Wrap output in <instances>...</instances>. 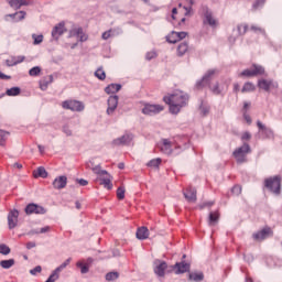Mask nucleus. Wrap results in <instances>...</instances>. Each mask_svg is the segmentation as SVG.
I'll list each match as a JSON object with an SVG mask.
<instances>
[{
  "mask_svg": "<svg viewBox=\"0 0 282 282\" xmlns=\"http://www.w3.org/2000/svg\"><path fill=\"white\" fill-rule=\"evenodd\" d=\"M219 221V213L214 212L209 214V226H215Z\"/></svg>",
  "mask_w": 282,
  "mask_h": 282,
  "instance_id": "obj_33",
  "label": "nucleus"
},
{
  "mask_svg": "<svg viewBox=\"0 0 282 282\" xmlns=\"http://www.w3.org/2000/svg\"><path fill=\"white\" fill-rule=\"evenodd\" d=\"M252 139V134H250V132H243L241 135V140L242 141H248Z\"/></svg>",
  "mask_w": 282,
  "mask_h": 282,
  "instance_id": "obj_51",
  "label": "nucleus"
},
{
  "mask_svg": "<svg viewBox=\"0 0 282 282\" xmlns=\"http://www.w3.org/2000/svg\"><path fill=\"white\" fill-rule=\"evenodd\" d=\"M14 263H15L14 259L0 261V265H1V268H3V270H10V268H12V265H14Z\"/></svg>",
  "mask_w": 282,
  "mask_h": 282,
  "instance_id": "obj_31",
  "label": "nucleus"
},
{
  "mask_svg": "<svg viewBox=\"0 0 282 282\" xmlns=\"http://www.w3.org/2000/svg\"><path fill=\"white\" fill-rule=\"evenodd\" d=\"M26 248H28V250H32V248H36V242H28L26 243Z\"/></svg>",
  "mask_w": 282,
  "mask_h": 282,
  "instance_id": "obj_56",
  "label": "nucleus"
},
{
  "mask_svg": "<svg viewBox=\"0 0 282 282\" xmlns=\"http://www.w3.org/2000/svg\"><path fill=\"white\" fill-rule=\"evenodd\" d=\"M41 270H42L41 265H37V267H35L34 269H32V270L30 271V273H31V274H39V272H41Z\"/></svg>",
  "mask_w": 282,
  "mask_h": 282,
  "instance_id": "obj_55",
  "label": "nucleus"
},
{
  "mask_svg": "<svg viewBox=\"0 0 282 282\" xmlns=\"http://www.w3.org/2000/svg\"><path fill=\"white\" fill-rule=\"evenodd\" d=\"M258 87L260 89H263L264 91H270V88L272 87V80L271 79H260L258 82Z\"/></svg>",
  "mask_w": 282,
  "mask_h": 282,
  "instance_id": "obj_25",
  "label": "nucleus"
},
{
  "mask_svg": "<svg viewBox=\"0 0 282 282\" xmlns=\"http://www.w3.org/2000/svg\"><path fill=\"white\" fill-rule=\"evenodd\" d=\"M200 109H202V112H203L204 116H206L208 113V111H209L208 108H200Z\"/></svg>",
  "mask_w": 282,
  "mask_h": 282,
  "instance_id": "obj_64",
  "label": "nucleus"
},
{
  "mask_svg": "<svg viewBox=\"0 0 282 282\" xmlns=\"http://www.w3.org/2000/svg\"><path fill=\"white\" fill-rule=\"evenodd\" d=\"M215 74H217V70L215 69H209L204 77L202 78V80L196 83V89H204V87L210 85V82L213 80V78L215 77Z\"/></svg>",
  "mask_w": 282,
  "mask_h": 282,
  "instance_id": "obj_8",
  "label": "nucleus"
},
{
  "mask_svg": "<svg viewBox=\"0 0 282 282\" xmlns=\"http://www.w3.org/2000/svg\"><path fill=\"white\" fill-rule=\"evenodd\" d=\"M188 36L187 32H175L172 31L170 34L166 35L167 43H180V41H183V39H186Z\"/></svg>",
  "mask_w": 282,
  "mask_h": 282,
  "instance_id": "obj_9",
  "label": "nucleus"
},
{
  "mask_svg": "<svg viewBox=\"0 0 282 282\" xmlns=\"http://www.w3.org/2000/svg\"><path fill=\"white\" fill-rule=\"evenodd\" d=\"M272 235H273L272 228L267 227L253 234V239L256 241H263V239H268V237H272Z\"/></svg>",
  "mask_w": 282,
  "mask_h": 282,
  "instance_id": "obj_11",
  "label": "nucleus"
},
{
  "mask_svg": "<svg viewBox=\"0 0 282 282\" xmlns=\"http://www.w3.org/2000/svg\"><path fill=\"white\" fill-rule=\"evenodd\" d=\"M205 21L212 28H217L218 25L217 19H215V17H213V13L208 10L205 11Z\"/></svg>",
  "mask_w": 282,
  "mask_h": 282,
  "instance_id": "obj_23",
  "label": "nucleus"
},
{
  "mask_svg": "<svg viewBox=\"0 0 282 282\" xmlns=\"http://www.w3.org/2000/svg\"><path fill=\"white\" fill-rule=\"evenodd\" d=\"M167 268H169V264L165 261H162V260L154 261V274H156L158 276H164L166 274Z\"/></svg>",
  "mask_w": 282,
  "mask_h": 282,
  "instance_id": "obj_10",
  "label": "nucleus"
},
{
  "mask_svg": "<svg viewBox=\"0 0 282 282\" xmlns=\"http://www.w3.org/2000/svg\"><path fill=\"white\" fill-rule=\"evenodd\" d=\"M0 254H10V247L7 245H0Z\"/></svg>",
  "mask_w": 282,
  "mask_h": 282,
  "instance_id": "obj_48",
  "label": "nucleus"
},
{
  "mask_svg": "<svg viewBox=\"0 0 282 282\" xmlns=\"http://www.w3.org/2000/svg\"><path fill=\"white\" fill-rule=\"evenodd\" d=\"M160 150L162 153L171 155V153H173V143L169 139H163L160 145Z\"/></svg>",
  "mask_w": 282,
  "mask_h": 282,
  "instance_id": "obj_16",
  "label": "nucleus"
},
{
  "mask_svg": "<svg viewBox=\"0 0 282 282\" xmlns=\"http://www.w3.org/2000/svg\"><path fill=\"white\" fill-rule=\"evenodd\" d=\"M133 140V135L131 134H123L121 138L115 139L112 144L115 147H120V144H129Z\"/></svg>",
  "mask_w": 282,
  "mask_h": 282,
  "instance_id": "obj_19",
  "label": "nucleus"
},
{
  "mask_svg": "<svg viewBox=\"0 0 282 282\" xmlns=\"http://www.w3.org/2000/svg\"><path fill=\"white\" fill-rule=\"evenodd\" d=\"M264 186L274 193L275 195H281V178L279 176H274L271 178H267L264 181Z\"/></svg>",
  "mask_w": 282,
  "mask_h": 282,
  "instance_id": "obj_5",
  "label": "nucleus"
},
{
  "mask_svg": "<svg viewBox=\"0 0 282 282\" xmlns=\"http://www.w3.org/2000/svg\"><path fill=\"white\" fill-rule=\"evenodd\" d=\"M257 127L262 131L265 138L274 139V131L271 128L265 127L261 121H257Z\"/></svg>",
  "mask_w": 282,
  "mask_h": 282,
  "instance_id": "obj_17",
  "label": "nucleus"
},
{
  "mask_svg": "<svg viewBox=\"0 0 282 282\" xmlns=\"http://www.w3.org/2000/svg\"><path fill=\"white\" fill-rule=\"evenodd\" d=\"M101 39L104 41H107L108 39H111V30H108V31L104 32L102 35H101Z\"/></svg>",
  "mask_w": 282,
  "mask_h": 282,
  "instance_id": "obj_52",
  "label": "nucleus"
},
{
  "mask_svg": "<svg viewBox=\"0 0 282 282\" xmlns=\"http://www.w3.org/2000/svg\"><path fill=\"white\" fill-rule=\"evenodd\" d=\"M215 205V202H208V203H204L203 206L199 205V208H206V206H214Z\"/></svg>",
  "mask_w": 282,
  "mask_h": 282,
  "instance_id": "obj_57",
  "label": "nucleus"
},
{
  "mask_svg": "<svg viewBox=\"0 0 282 282\" xmlns=\"http://www.w3.org/2000/svg\"><path fill=\"white\" fill-rule=\"evenodd\" d=\"M189 279H191V281H196V282L204 281V273L203 272H200V273H191Z\"/></svg>",
  "mask_w": 282,
  "mask_h": 282,
  "instance_id": "obj_38",
  "label": "nucleus"
},
{
  "mask_svg": "<svg viewBox=\"0 0 282 282\" xmlns=\"http://www.w3.org/2000/svg\"><path fill=\"white\" fill-rule=\"evenodd\" d=\"M8 224H9L10 230H12V228H17V225L19 224V210L13 209L9 213Z\"/></svg>",
  "mask_w": 282,
  "mask_h": 282,
  "instance_id": "obj_13",
  "label": "nucleus"
},
{
  "mask_svg": "<svg viewBox=\"0 0 282 282\" xmlns=\"http://www.w3.org/2000/svg\"><path fill=\"white\" fill-rule=\"evenodd\" d=\"M76 182L79 184V186H87V184H89V182L84 178H77Z\"/></svg>",
  "mask_w": 282,
  "mask_h": 282,
  "instance_id": "obj_53",
  "label": "nucleus"
},
{
  "mask_svg": "<svg viewBox=\"0 0 282 282\" xmlns=\"http://www.w3.org/2000/svg\"><path fill=\"white\" fill-rule=\"evenodd\" d=\"M53 186L57 191H61V188H65L67 186V176H58L53 181Z\"/></svg>",
  "mask_w": 282,
  "mask_h": 282,
  "instance_id": "obj_18",
  "label": "nucleus"
},
{
  "mask_svg": "<svg viewBox=\"0 0 282 282\" xmlns=\"http://www.w3.org/2000/svg\"><path fill=\"white\" fill-rule=\"evenodd\" d=\"M238 32L241 36L248 32V24H239L238 25Z\"/></svg>",
  "mask_w": 282,
  "mask_h": 282,
  "instance_id": "obj_47",
  "label": "nucleus"
},
{
  "mask_svg": "<svg viewBox=\"0 0 282 282\" xmlns=\"http://www.w3.org/2000/svg\"><path fill=\"white\" fill-rule=\"evenodd\" d=\"M122 89L120 84H110L105 88L106 94H118Z\"/></svg>",
  "mask_w": 282,
  "mask_h": 282,
  "instance_id": "obj_26",
  "label": "nucleus"
},
{
  "mask_svg": "<svg viewBox=\"0 0 282 282\" xmlns=\"http://www.w3.org/2000/svg\"><path fill=\"white\" fill-rule=\"evenodd\" d=\"M25 213L28 215H45V208L32 203L25 207Z\"/></svg>",
  "mask_w": 282,
  "mask_h": 282,
  "instance_id": "obj_12",
  "label": "nucleus"
},
{
  "mask_svg": "<svg viewBox=\"0 0 282 282\" xmlns=\"http://www.w3.org/2000/svg\"><path fill=\"white\" fill-rule=\"evenodd\" d=\"M251 152L250 144L243 143L240 148L234 151L232 155L238 164H243L245 162H248L247 155Z\"/></svg>",
  "mask_w": 282,
  "mask_h": 282,
  "instance_id": "obj_3",
  "label": "nucleus"
},
{
  "mask_svg": "<svg viewBox=\"0 0 282 282\" xmlns=\"http://www.w3.org/2000/svg\"><path fill=\"white\" fill-rule=\"evenodd\" d=\"M231 193H232L234 195H241V186L235 185V186L232 187V189H231Z\"/></svg>",
  "mask_w": 282,
  "mask_h": 282,
  "instance_id": "obj_50",
  "label": "nucleus"
},
{
  "mask_svg": "<svg viewBox=\"0 0 282 282\" xmlns=\"http://www.w3.org/2000/svg\"><path fill=\"white\" fill-rule=\"evenodd\" d=\"M248 109H250V102L245 101V104H243V111H246L248 113Z\"/></svg>",
  "mask_w": 282,
  "mask_h": 282,
  "instance_id": "obj_59",
  "label": "nucleus"
},
{
  "mask_svg": "<svg viewBox=\"0 0 282 282\" xmlns=\"http://www.w3.org/2000/svg\"><path fill=\"white\" fill-rule=\"evenodd\" d=\"M9 78H10V76H8V75H6V74L0 72V79L1 80H9Z\"/></svg>",
  "mask_w": 282,
  "mask_h": 282,
  "instance_id": "obj_60",
  "label": "nucleus"
},
{
  "mask_svg": "<svg viewBox=\"0 0 282 282\" xmlns=\"http://www.w3.org/2000/svg\"><path fill=\"white\" fill-rule=\"evenodd\" d=\"M265 74V68L261 65L253 64L251 68L242 70L239 76L245 78H254V76H263Z\"/></svg>",
  "mask_w": 282,
  "mask_h": 282,
  "instance_id": "obj_4",
  "label": "nucleus"
},
{
  "mask_svg": "<svg viewBox=\"0 0 282 282\" xmlns=\"http://www.w3.org/2000/svg\"><path fill=\"white\" fill-rule=\"evenodd\" d=\"M120 276V273L118 272H109L106 274V281H116Z\"/></svg>",
  "mask_w": 282,
  "mask_h": 282,
  "instance_id": "obj_42",
  "label": "nucleus"
},
{
  "mask_svg": "<svg viewBox=\"0 0 282 282\" xmlns=\"http://www.w3.org/2000/svg\"><path fill=\"white\" fill-rule=\"evenodd\" d=\"M52 83H54V76L47 75V76L43 77L40 80V89H42V91H45L47 89V87H50V85H52Z\"/></svg>",
  "mask_w": 282,
  "mask_h": 282,
  "instance_id": "obj_21",
  "label": "nucleus"
},
{
  "mask_svg": "<svg viewBox=\"0 0 282 282\" xmlns=\"http://www.w3.org/2000/svg\"><path fill=\"white\" fill-rule=\"evenodd\" d=\"M65 33V23H59L57 24L53 31H52V36L54 39H58V36L63 35Z\"/></svg>",
  "mask_w": 282,
  "mask_h": 282,
  "instance_id": "obj_24",
  "label": "nucleus"
},
{
  "mask_svg": "<svg viewBox=\"0 0 282 282\" xmlns=\"http://www.w3.org/2000/svg\"><path fill=\"white\" fill-rule=\"evenodd\" d=\"M213 94H215L216 96H219V94H221V91L228 89V85L220 86L219 84L214 85L213 87H210Z\"/></svg>",
  "mask_w": 282,
  "mask_h": 282,
  "instance_id": "obj_29",
  "label": "nucleus"
},
{
  "mask_svg": "<svg viewBox=\"0 0 282 282\" xmlns=\"http://www.w3.org/2000/svg\"><path fill=\"white\" fill-rule=\"evenodd\" d=\"M10 8H13V10H21L23 6H30V2L28 0H7Z\"/></svg>",
  "mask_w": 282,
  "mask_h": 282,
  "instance_id": "obj_20",
  "label": "nucleus"
},
{
  "mask_svg": "<svg viewBox=\"0 0 282 282\" xmlns=\"http://www.w3.org/2000/svg\"><path fill=\"white\" fill-rule=\"evenodd\" d=\"M124 193H126V189L123 186L118 187L117 189L118 199H124Z\"/></svg>",
  "mask_w": 282,
  "mask_h": 282,
  "instance_id": "obj_46",
  "label": "nucleus"
},
{
  "mask_svg": "<svg viewBox=\"0 0 282 282\" xmlns=\"http://www.w3.org/2000/svg\"><path fill=\"white\" fill-rule=\"evenodd\" d=\"M48 231H50V227H44L40 229L41 234L48 232Z\"/></svg>",
  "mask_w": 282,
  "mask_h": 282,
  "instance_id": "obj_63",
  "label": "nucleus"
},
{
  "mask_svg": "<svg viewBox=\"0 0 282 282\" xmlns=\"http://www.w3.org/2000/svg\"><path fill=\"white\" fill-rule=\"evenodd\" d=\"M39 74H41V67L39 66H34L29 70V75L31 76H39Z\"/></svg>",
  "mask_w": 282,
  "mask_h": 282,
  "instance_id": "obj_45",
  "label": "nucleus"
},
{
  "mask_svg": "<svg viewBox=\"0 0 282 282\" xmlns=\"http://www.w3.org/2000/svg\"><path fill=\"white\" fill-rule=\"evenodd\" d=\"M8 138H10V132L0 130V147H3V144H6Z\"/></svg>",
  "mask_w": 282,
  "mask_h": 282,
  "instance_id": "obj_36",
  "label": "nucleus"
},
{
  "mask_svg": "<svg viewBox=\"0 0 282 282\" xmlns=\"http://www.w3.org/2000/svg\"><path fill=\"white\" fill-rule=\"evenodd\" d=\"M21 94V88L19 87H12L7 90V96H19Z\"/></svg>",
  "mask_w": 282,
  "mask_h": 282,
  "instance_id": "obj_41",
  "label": "nucleus"
},
{
  "mask_svg": "<svg viewBox=\"0 0 282 282\" xmlns=\"http://www.w3.org/2000/svg\"><path fill=\"white\" fill-rule=\"evenodd\" d=\"M118 109V96H110L108 98V108H107V113L108 116L113 115V111Z\"/></svg>",
  "mask_w": 282,
  "mask_h": 282,
  "instance_id": "obj_15",
  "label": "nucleus"
},
{
  "mask_svg": "<svg viewBox=\"0 0 282 282\" xmlns=\"http://www.w3.org/2000/svg\"><path fill=\"white\" fill-rule=\"evenodd\" d=\"M77 268H80L82 274H87V272H89V265L84 264L83 262H77Z\"/></svg>",
  "mask_w": 282,
  "mask_h": 282,
  "instance_id": "obj_43",
  "label": "nucleus"
},
{
  "mask_svg": "<svg viewBox=\"0 0 282 282\" xmlns=\"http://www.w3.org/2000/svg\"><path fill=\"white\" fill-rule=\"evenodd\" d=\"M137 239H140V240L149 239V229L147 227H140L137 230Z\"/></svg>",
  "mask_w": 282,
  "mask_h": 282,
  "instance_id": "obj_28",
  "label": "nucleus"
},
{
  "mask_svg": "<svg viewBox=\"0 0 282 282\" xmlns=\"http://www.w3.org/2000/svg\"><path fill=\"white\" fill-rule=\"evenodd\" d=\"M91 171L93 173H95V175H97L96 182H99V184L108 191H111V188H113V184H111L112 178L110 173L102 170L100 165L93 166Z\"/></svg>",
  "mask_w": 282,
  "mask_h": 282,
  "instance_id": "obj_2",
  "label": "nucleus"
},
{
  "mask_svg": "<svg viewBox=\"0 0 282 282\" xmlns=\"http://www.w3.org/2000/svg\"><path fill=\"white\" fill-rule=\"evenodd\" d=\"M155 56H156L155 52H152V53H148V54H147L148 61H151V58H155Z\"/></svg>",
  "mask_w": 282,
  "mask_h": 282,
  "instance_id": "obj_58",
  "label": "nucleus"
},
{
  "mask_svg": "<svg viewBox=\"0 0 282 282\" xmlns=\"http://www.w3.org/2000/svg\"><path fill=\"white\" fill-rule=\"evenodd\" d=\"M63 109H69L70 111H84L85 104L78 100H65L62 102Z\"/></svg>",
  "mask_w": 282,
  "mask_h": 282,
  "instance_id": "obj_7",
  "label": "nucleus"
},
{
  "mask_svg": "<svg viewBox=\"0 0 282 282\" xmlns=\"http://www.w3.org/2000/svg\"><path fill=\"white\" fill-rule=\"evenodd\" d=\"M63 131H64V133H66V135H72V130H69L68 127H64Z\"/></svg>",
  "mask_w": 282,
  "mask_h": 282,
  "instance_id": "obj_61",
  "label": "nucleus"
},
{
  "mask_svg": "<svg viewBox=\"0 0 282 282\" xmlns=\"http://www.w3.org/2000/svg\"><path fill=\"white\" fill-rule=\"evenodd\" d=\"M25 11H19L12 14H8L7 17H10V19H17L18 17V21H23V19H25Z\"/></svg>",
  "mask_w": 282,
  "mask_h": 282,
  "instance_id": "obj_35",
  "label": "nucleus"
},
{
  "mask_svg": "<svg viewBox=\"0 0 282 282\" xmlns=\"http://www.w3.org/2000/svg\"><path fill=\"white\" fill-rule=\"evenodd\" d=\"M184 197L187 202H197V189L193 187L187 188L184 193Z\"/></svg>",
  "mask_w": 282,
  "mask_h": 282,
  "instance_id": "obj_22",
  "label": "nucleus"
},
{
  "mask_svg": "<svg viewBox=\"0 0 282 282\" xmlns=\"http://www.w3.org/2000/svg\"><path fill=\"white\" fill-rule=\"evenodd\" d=\"M243 118L246 122H248L249 124H252V118L250 117V115H248L247 111H243Z\"/></svg>",
  "mask_w": 282,
  "mask_h": 282,
  "instance_id": "obj_54",
  "label": "nucleus"
},
{
  "mask_svg": "<svg viewBox=\"0 0 282 282\" xmlns=\"http://www.w3.org/2000/svg\"><path fill=\"white\" fill-rule=\"evenodd\" d=\"M32 39L34 40L33 45H41L43 43V35L33 34Z\"/></svg>",
  "mask_w": 282,
  "mask_h": 282,
  "instance_id": "obj_44",
  "label": "nucleus"
},
{
  "mask_svg": "<svg viewBox=\"0 0 282 282\" xmlns=\"http://www.w3.org/2000/svg\"><path fill=\"white\" fill-rule=\"evenodd\" d=\"M184 10H185V17H188V14H191L192 8L191 7H188V8L184 7Z\"/></svg>",
  "mask_w": 282,
  "mask_h": 282,
  "instance_id": "obj_62",
  "label": "nucleus"
},
{
  "mask_svg": "<svg viewBox=\"0 0 282 282\" xmlns=\"http://www.w3.org/2000/svg\"><path fill=\"white\" fill-rule=\"evenodd\" d=\"M95 76H96V78H98L99 80H105V78H107V74L105 73V69H102V68H98V69L95 72Z\"/></svg>",
  "mask_w": 282,
  "mask_h": 282,
  "instance_id": "obj_39",
  "label": "nucleus"
},
{
  "mask_svg": "<svg viewBox=\"0 0 282 282\" xmlns=\"http://www.w3.org/2000/svg\"><path fill=\"white\" fill-rule=\"evenodd\" d=\"M164 111V106L155 104H145L142 108V113L144 116H156V113H162Z\"/></svg>",
  "mask_w": 282,
  "mask_h": 282,
  "instance_id": "obj_6",
  "label": "nucleus"
},
{
  "mask_svg": "<svg viewBox=\"0 0 282 282\" xmlns=\"http://www.w3.org/2000/svg\"><path fill=\"white\" fill-rule=\"evenodd\" d=\"M163 101L165 105H169L170 113L177 115L182 111V107L188 105V95L178 90L172 95L164 96Z\"/></svg>",
  "mask_w": 282,
  "mask_h": 282,
  "instance_id": "obj_1",
  "label": "nucleus"
},
{
  "mask_svg": "<svg viewBox=\"0 0 282 282\" xmlns=\"http://www.w3.org/2000/svg\"><path fill=\"white\" fill-rule=\"evenodd\" d=\"M250 30L252 32H259L260 34H265V30H263L261 26L251 25Z\"/></svg>",
  "mask_w": 282,
  "mask_h": 282,
  "instance_id": "obj_49",
  "label": "nucleus"
},
{
  "mask_svg": "<svg viewBox=\"0 0 282 282\" xmlns=\"http://www.w3.org/2000/svg\"><path fill=\"white\" fill-rule=\"evenodd\" d=\"M34 177H47V171L45 167H39L36 171L33 172Z\"/></svg>",
  "mask_w": 282,
  "mask_h": 282,
  "instance_id": "obj_32",
  "label": "nucleus"
},
{
  "mask_svg": "<svg viewBox=\"0 0 282 282\" xmlns=\"http://www.w3.org/2000/svg\"><path fill=\"white\" fill-rule=\"evenodd\" d=\"M188 52V44L187 42H182L176 47V55L177 56H184Z\"/></svg>",
  "mask_w": 282,
  "mask_h": 282,
  "instance_id": "obj_27",
  "label": "nucleus"
},
{
  "mask_svg": "<svg viewBox=\"0 0 282 282\" xmlns=\"http://www.w3.org/2000/svg\"><path fill=\"white\" fill-rule=\"evenodd\" d=\"M72 263V258H68L65 262H63L59 267H57L55 269L57 274H61V272H63V270H65V268H67V265Z\"/></svg>",
  "mask_w": 282,
  "mask_h": 282,
  "instance_id": "obj_37",
  "label": "nucleus"
},
{
  "mask_svg": "<svg viewBox=\"0 0 282 282\" xmlns=\"http://www.w3.org/2000/svg\"><path fill=\"white\" fill-rule=\"evenodd\" d=\"M172 270H175V274H184L185 272H188L191 270V264L186 262H176Z\"/></svg>",
  "mask_w": 282,
  "mask_h": 282,
  "instance_id": "obj_14",
  "label": "nucleus"
},
{
  "mask_svg": "<svg viewBox=\"0 0 282 282\" xmlns=\"http://www.w3.org/2000/svg\"><path fill=\"white\" fill-rule=\"evenodd\" d=\"M162 164V159H153L148 163L151 169H158Z\"/></svg>",
  "mask_w": 282,
  "mask_h": 282,
  "instance_id": "obj_40",
  "label": "nucleus"
},
{
  "mask_svg": "<svg viewBox=\"0 0 282 282\" xmlns=\"http://www.w3.org/2000/svg\"><path fill=\"white\" fill-rule=\"evenodd\" d=\"M254 89H257V88L254 87V84L248 82V83H246V84L243 85V87H242V89H241V93H242V94H248V93H250V91H254Z\"/></svg>",
  "mask_w": 282,
  "mask_h": 282,
  "instance_id": "obj_34",
  "label": "nucleus"
},
{
  "mask_svg": "<svg viewBox=\"0 0 282 282\" xmlns=\"http://www.w3.org/2000/svg\"><path fill=\"white\" fill-rule=\"evenodd\" d=\"M73 34H76V36H78V39L82 42L87 41V34H85V32H83V29L78 28V29H74L73 30Z\"/></svg>",
  "mask_w": 282,
  "mask_h": 282,
  "instance_id": "obj_30",
  "label": "nucleus"
}]
</instances>
